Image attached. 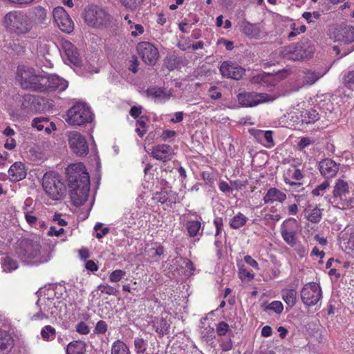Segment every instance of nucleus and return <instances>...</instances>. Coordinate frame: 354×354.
Returning a JSON list of instances; mask_svg holds the SVG:
<instances>
[{"mask_svg":"<svg viewBox=\"0 0 354 354\" xmlns=\"http://www.w3.org/2000/svg\"><path fill=\"white\" fill-rule=\"evenodd\" d=\"M304 216L312 223H318L322 218L321 209L317 206L308 205L304 209Z\"/></svg>","mask_w":354,"mask_h":354,"instance_id":"29","label":"nucleus"},{"mask_svg":"<svg viewBox=\"0 0 354 354\" xmlns=\"http://www.w3.org/2000/svg\"><path fill=\"white\" fill-rule=\"evenodd\" d=\"M186 228L188 234L191 237L203 235V229L201 227V223L197 220H189L186 223Z\"/></svg>","mask_w":354,"mask_h":354,"instance_id":"30","label":"nucleus"},{"mask_svg":"<svg viewBox=\"0 0 354 354\" xmlns=\"http://www.w3.org/2000/svg\"><path fill=\"white\" fill-rule=\"evenodd\" d=\"M55 21L63 32L70 33L74 29V24L63 7H56L53 11Z\"/></svg>","mask_w":354,"mask_h":354,"instance_id":"13","label":"nucleus"},{"mask_svg":"<svg viewBox=\"0 0 354 354\" xmlns=\"http://www.w3.org/2000/svg\"><path fill=\"white\" fill-rule=\"evenodd\" d=\"M121 5L128 11H135L144 0H119Z\"/></svg>","mask_w":354,"mask_h":354,"instance_id":"38","label":"nucleus"},{"mask_svg":"<svg viewBox=\"0 0 354 354\" xmlns=\"http://www.w3.org/2000/svg\"><path fill=\"white\" fill-rule=\"evenodd\" d=\"M313 53V48L304 44L286 46L281 50V54L283 58L293 61H300L310 57Z\"/></svg>","mask_w":354,"mask_h":354,"instance_id":"8","label":"nucleus"},{"mask_svg":"<svg viewBox=\"0 0 354 354\" xmlns=\"http://www.w3.org/2000/svg\"><path fill=\"white\" fill-rule=\"evenodd\" d=\"M330 202L341 209H346L354 205V189L349 183L342 178L336 180L333 187V195Z\"/></svg>","mask_w":354,"mask_h":354,"instance_id":"2","label":"nucleus"},{"mask_svg":"<svg viewBox=\"0 0 354 354\" xmlns=\"http://www.w3.org/2000/svg\"><path fill=\"white\" fill-rule=\"evenodd\" d=\"M76 330L80 334L87 335L90 332V328L85 322H81L77 325Z\"/></svg>","mask_w":354,"mask_h":354,"instance_id":"54","label":"nucleus"},{"mask_svg":"<svg viewBox=\"0 0 354 354\" xmlns=\"http://www.w3.org/2000/svg\"><path fill=\"white\" fill-rule=\"evenodd\" d=\"M8 174L11 181H19L26 176L25 166L21 162H15L12 164L9 170Z\"/></svg>","mask_w":354,"mask_h":354,"instance_id":"25","label":"nucleus"},{"mask_svg":"<svg viewBox=\"0 0 354 354\" xmlns=\"http://www.w3.org/2000/svg\"><path fill=\"white\" fill-rule=\"evenodd\" d=\"M275 98L267 93L243 92L238 94L239 103L244 107H253L260 104L272 102Z\"/></svg>","mask_w":354,"mask_h":354,"instance_id":"9","label":"nucleus"},{"mask_svg":"<svg viewBox=\"0 0 354 354\" xmlns=\"http://www.w3.org/2000/svg\"><path fill=\"white\" fill-rule=\"evenodd\" d=\"M85 267L87 270L92 272L97 271L98 269L97 264L92 260L88 261L85 264Z\"/></svg>","mask_w":354,"mask_h":354,"instance_id":"64","label":"nucleus"},{"mask_svg":"<svg viewBox=\"0 0 354 354\" xmlns=\"http://www.w3.org/2000/svg\"><path fill=\"white\" fill-rule=\"evenodd\" d=\"M68 174V186L71 201L75 206H80L88 199L90 190L88 173L82 163H77L69 167Z\"/></svg>","mask_w":354,"mask_h":354,"instance_id":"1","label":"nucleus"},{"mask_svg":"<svg viewBox=\"0 0 354 354\" xmlns=\"http://www.w3.org/2000/svg\"><path fill=\"white\" fill-rule=\"evenodd\" d=\"M241 32L250 38H259L261 35L260 28L253 24L243 21L241 24Z\"/></svg>","mask_w":354,"mask_h":354,"instance_id":"28","label":"nucleus"},{"mask_svg":"<svg viewBox=\"0 0 354 354\" xmlns=\"http://www.w3.org/2000/svg\"><path fill=\"white\" fill-rule=\"evenodd\" d=\"M330 187V183L328 180H324L322 183L318 185L312 191L314 196H322Z\"/></svg>","mask_w":354,"mask_h":354,"instance_id":"47","label":"nucleus"},{"mask_svg":"<svg viewBox=\"0 0 354 354\" xmlns=\"http://www.w3.org/2000/svg\"><path fill=\"white\" fill-rule=\"evenodd\" d=\"M147 95L149 96H151L153 98H157V99H162V98L168 97L167 94L161 88H153L148 89Z\"/></svg>","mask_w":354,"mask_h":354,"instance_id":"46","label":"nucleus"},{"mask_svg":"<svg viewBox=\"0 0 354 354\" xmlns=\"http://www.w3.org/2000/svg\"><path fill=\"white\" fill-rule=\"evenodd\" d=\"M98 290L102 294L109 295H117L118 290L109 285L108 283L100 284L97 287Z\"/></svg>","mask_w":354,"mask_h":354,"instance_id":"44","label":"nucleus"},{"mask_svg":"<svg viewBox=\"0 0 354 354\" xmlns=\"http://www.w3.org/2000/svg\"><path fill=\"white\" fill-rule=\"evenodd\" d=\"M55 328L50 325L45 326L41 331L42 338L46 341H51L55 337Z\"/></svg>","mask_w":354,"mask_h":354,"instance_id":"41","label":"nucleus"},{"mask_svg":"<svg viewBox=\"0 0 354 354\" xmlns=\"http://www.w3.org/2000/svg\"><path fill=\"white\" fill-rule=\"evenodd\" d=\"M86 351V344L83 341H74L68 344L66 348L67 354H84Z\"/></svg>","mask_w":354,"mask_h":354,"instance_id":"31","label":"nucleus"},{"mask_svg":"<svg viewBox=\"0 0 354 354\" xmlns=\"http://www.w3.org/2000/svg\"><path fill=\"white\" fill-rule=\"evenodd\" d=\"M319 118L318 113L313 109L306 110L301 114V121L306 124L315 123Z\"/></svg>","mask_w":354,"mask_h":354,"instance_id":"33","label":"nucleus"},{"mask_svg":"<svg viewBox=\"0 0 354 354\" xmlns=\"http://www.w3.org/2000/svg\"><path fill=\"white\" fill-rule=\"evenodd\" d=\"M298 223L295 218L286 220L281 227V234L284 241L291 247L296 245Z\"/></svg>","mask_w":354,"mask_h":354,"instance_id":"11","label":"nucleus"},{"mask_svg":"<svg viewBox=\"0 0 354 354\" xmlns=\"http://www.w3.org/2000/svg\"><path fill=\"white\" fill-rule=\"evenodd\" d=\"M248 218L242 213H238L230 221V225L232 229H239L246 223Z\"/></svg>","mask_w":354,"mask_h":354,"instance_id":"37","label":"nucleus"},{"mask_svg":"<svg viewBox=\"0 0 354 354\" xmlns=\"http://www.w3.org/2000/svg\"><path fill=\"white\" fill-rule=\"evenodd\" d=\"M304 178L302 171L297 168L295 165H290L286 168L283 171V178L286 184L290 186H300L302 185L300 183Z\"/></svg>","mask_w":354,"mask_h":354,"instance_id":"17","label":"nucleus"},{"mask_svg":"<svg viewBox=\"0 0 354 354\" xmlns=\"http://www.w3.org/2000/svg\"><path fill=\"white\" fill-rule=\"evenodd\" d=\"M209 95L212 99L217 100L221 97V93L216 87H211L209 90Z\"/></svg>","mask_w":354,"mask_h":354,"instance_id":"58","label":"nucleus"},{"mask_svg":"<svg viewBox=\"0 0 354 354\" xmlns=\"http://www.w3.org/2000/svg\"><path fill=\"white\" fill-rule=\"evenodd\" d=\"M296 296L297 292L293 289H285L282 290V298L290 307H292L295 304Z\"/></svg>","mask_w":354,"mask_h":354,"instance_id":"36","label":"nucleus"},{"mask_svg":"<svg viewBox=\"0 0 354 354\" xmlns=\"http://www.w3.org/2000/svg\"><path fill=\"white\" fill-rule=\"evenodd\" d=\"M63 48L66 56L72 64L77 65L80 63L79 53L72 43L68 41H64L63 43Z\"/></svg>","mask_w":354,"mask_h":354,"instance_id":"27","label":"nucleus"},{"mask_svg":"<svg viewBox=\"0 0 354 354\" xmlns=\"http://www.w3.org/2000/svg\"><path fill=\"white\" fill-rule=\"evenodd\" d=\"M214 223L216 229V234L218 235L222 230L223 219L221 218L217 217L214 219Z\"/></svg>","mask_w":354,"mask_h":354,"instance_id":"62","label":"nucleus"},{"mask_svg":"<svg viewBox=\"0 0 354 354\" xmlns=\"http://www.w3.org/2000/svg\"><path fill=\"white\" fill-rule=\"evenodd\" d=\"M43 302L44 308H47L50 310V315L52 317H56L57 316V306L56 304L49 299H46Z\"/></svg>","mask_w":354,"mask_h":354,"instance_id":"45","label":"nucleus"},{"mask_svg":"<svg viewBox=\"0 0 354 354\" xmlns=\"http://www.w3.org/2000/svg\"><path fill=\"white\" fill-rule=\"evenodd\" d=\"M169 198V192L167 191H161L160 192H157L153 196V200L160 203L162 204L167 203V199Z\"/></svg>","mask_w":354,"mask_h":354,"instance_id":"51","label":"nucleus"},{"mask_svg":"<svg viewBox=\"0 0 354 354\" xmlns=\"http://www.w3.org/2000/svg\"><path fill=\"white\" fill-rule=\"evenodd\" d=\"M176 133L174 130L166 129L164 130L162 133L161 138L162 140H167L170 138L174 137Z\"/></svg>","mask_w":354,"mask_h":354,"instance_id":"59","label":"nucleus"},{"mask_svg":"<svg viewBox=\"0 0 354 354\" xmlns=\"http://www.w3.org/2000/svg\"><path fill=\"white\" fill-rule=\"evenodd\" d=\"M17 253L24 261L37 265L48 262L51 257L48 250H42L39 244L30 240L21 241Z\"/></svg>","mask_w":354,"mask_h":354,"instance_id":"3","label":"nucleus"},{"mask_svg":"<svg viewBox=\"0 0 354 354\" xmlns=\"http://www.w3.org/2000/svg\"><path fill=\"white\" fill-rule=\"evenodd\" d=\"M64 232V230L63 228L57 229L55 227H50L48 230V235L50 236H61Z\"/></svg>","mask_w":354,"mask_h":354,"instance_id":"60","label":"nucleus"},{"mask_svg":"<svg viewBox=\"0 0 354 354\" xmlns=\"http://www.w3.org/2000/svg\"><path fill=\"white\" fill-rule=\"evenodd\" d=\"M295 246L296 247L295 250L297 254L299 256V257L303 258L307 255L308 250L305 246L302 245H296Z\"/></svg>","mask_w":354,"mask_h":354,"instance_id":"57","label":"nucleus"},{"mask_svg":"<svg viewBox=\"0 0 354 354\" xmlns=\"http://www.w3.org/2000/svg\"><path fill=\"white\" fill-rule=\"evenodd\" d=\"M95 230L97 232L96 237L99 239L102 238L109 232V229L107 227L102 228L101 223H97L95 225Z\"/></svg>","mask_w":354,"mask_h":354,"instance_id":"53","label":"nucleus"},{"mask_svg":"<svg viewBox=\"0 0 354 354\" xmlns=\"http://www.w3.org/2000/svg\"><path fill=\"white\" fill-rule=\"evenodd\" d=\"M142 113V107L141 106H133L130 110V114L132 117L136 118H138Z\"/></svg>","mask_w":354,"mask_h":354,"instance_id":"63","label":"nucleus"},{"mask_svg":"<svg viewBox=\"0 0 354 354\" xmlns=\"http://www.w3.org/2000/svg\"><path fill=\"white\" fill-rule=\"evenodd\" d=\"M239 277L241 280L248 279L250 281L254 278V274L247 271L245 268H240L239 271Z\"/></svg>","mask_w":354,"mask_h":354,"instance_id":"55","label":"nucleus"},{"mask_svg":"<svg viewBox=\"0 0 354 354\" xmlns=\"http://www.w3.org/2000/svg\"><path fill=\"white\" fill-rule=\"evenodd\" d=\"M107 14L104 10L98 8H91L86 10L84 19L86 23L94 27L101 26L107 20Z\"/></svg>","mask_w":354,"mask_h":354,"instance_id":"15","label":"nucleus"},{"mask_svg":"<svg viewBox=\"0 0 354 354\" xmlns=\"http://www.w3.org/2000/svg\"><path fill=\"white\" fill-rule=\"evenodd\" d=\"M250 131L257 140L266 147L271 148L274 146V143L272 139V131L251 129Z\"/></svg>","mask_w":354,"mask_h":354,"instance_id":"21","label":"nucleus"},{"mask_svg":"<svg viewBox=\"0 0 354 354\" xmlns=\"http://www.w3.org/2000/svg\"><path fill=\"white\" fill-rule=\"evenodd\" d=\"M153 326L156 332L160 334H165L167 332L169 325L162 317H156L152 322Z\"/></svg>","mask_w":354,"mask_h":354,"instance_id":"35","label":"nucleus"},{"mask_svg":"<svg viewBox=\"0 0 354 354\" xmlns=\"http://www.w3.org/2000/svg\"><path fill=\"white\" fill-rule=\"evenodd\" d=\"M319 169L323 176L330 178L336 176L339 169V167L334 160L330 158H326L319 162Z\"/></svg>","mask_w":354,"mask_h":354,"instance_id":"20","label":"nucleus"},{"mask_svg":"<svg viewBox=\"0 0 354 354\" xmlns=\"http://www.w3.org/2000/svg\"><path fill=\"white\" fill-rule=\"evenodd\" d=\"M323 75L324 73L308 71L305 73V75L304 77V82L307 84L312 85Z\"/></svg>","mask_w":354,"mask_h":354,"instance_id":"40","label":"nucleus"},{"mask_svg":"<svg viewBox=\"0 0 354 354\" xmlns=\"http://www.w3.org/2000/svg\"><path fill=\"white\" fill-rule=\"evenodd\" d=\"M107 330V324L105 322L100 320L99 321L95 326V332L96 333L104 334Z\"/></svg>","mask_w":354,"mask_h":354,"instance_id":"56","label":"nucleus"},{"mask_svg":"<svg viewBox=\"0 0 354 354\" xmlns=\"http://www.w3.org/2000/svg\"><path fill=\"white\" fill-rule=\"evenodd\" d=\"M29 18L32 21V27L39 26L45 23L47 18V12L44 8L37 6L30 10Z\"/></svg>","mask_w":354,"mask_h":354,"instance_id":"24","label":"nucleus"},{"mask_svg":"<svg viewBox=\"0 0 354 354\" xmlns=\"http://www.w3.org/2000/svg\"><path fill=\"white\" fill-rule=\"evenodd\" d=\"M3 268L5 271L12 272L18 268V263L10 257H6L3 262Z\"/></svg>","mask_w":354,"mask_h":354,"instance_id":"42","label":"nucleus"},{"mask_svg":"<svg viewBox=\"0 0 354 354\" xmlns=\"http://www.w3.org/2000/svg\"><path fill=\"white\" fill-rule=\"evenodd\" d=\"M42 187L45 193L53 200L62 199L66 194V186L60 176L54 172L44 174L42 181Z\"/></svg>","mask_w":354,"mask_h":354,"instance_id":"5","label":"nucleus"},{"mask_svg":"<svg viewBox=\"0 0 354 354\" xmlns=\"http://www.w3.org/2000/svg\"><path fill=\"white\" fill-rule=\"evenodd\" d=\"M125 274V271L122 270H115L110 274L109 279L111 282L117 283L120 281Z\"/></svg>","mask_w":354,"mask_h":354,"instance_id":"48","label":"nucleus"},{"mask_svg":"<svg viewBox=\"0 0 354 354\" xmlns=\"http://www.w3.org/2000/svg\"><path fill=\"white\" fill-rule=\"evenodd\" d=\"M286 198L287 196L284 192L277 188L272 187L267 191L263 201L266 204L282 203L286 200Z\"/></svg>","mask_w":354,"mask_h":354,"instance_id":"22","label":"nucleus"},{"mask_svg":"<svg viewBox=\"0 0 354 354\" xmlns=\"http://www.w3.org/2000/svg\"><path fill=\"white\" fill-rule=\"evenodd\" d=\"M266 309L272 310L277 314H281L283 310V305L279 301H273L267 306Z\"/></svg>","mask_w":354,"mask_h":354,"instance_id":"49","label":"nucleus"},{"mask_svg":"<svg viewBox=\"0 0 354 354\" xmlns=\"http://www.w3.org/2000/svg\"><path fill=\"white\" fill-rule=\"evenodd\" d=\"M42 82L44 83V92L54 90L63 91L68 87V82L56 75H45V78L41 79Z\"/></svg>","mask_w":354,"mask_h":354,"instance_id":"18","label":"nucleus"},{"mask_svg":"<svg viewBox=\"0 0 354 354\" xmlns=\"http://www.w3.org/2000/svg\"><path fill=\"white\" fill-rule=\"evenodd\" d=\"M93 114L86 104L79 103L72 106L67 112L66 121L71 125H82L91 122Z\"/></svg>","mask_w":354,"mask_h":354,"instance_id":"7","label":"nucleus"},{"mask_svg":"<svg viewBox=\"0 0 354 354\" xmlns=\"http://www.w3.org/2000/svg\"><path fill=\"white\" fill-rule=\"evenodd\" d=\"M147 343L141 337H136L134 340L135 350L137 354H145L147 350Z\"/></svg>","mask_w":354,"mask_h":354,"instance_id":"43","label":"nucleus"},{"mask_svg":"<svg viewBox=\"0 0 354 354\" xmlns=\"http://www.w3.org/2000/svg\"><path fill=\"white\" fill-rule=\"evenodd\" d=\"M3 22L7 29L17 34H26L32 29L29 16L21 11L8 12Z\"/></svg>","mask_w":354,"mask_h":354,"instance_id":"4","label":"nucleus"},{"mask_svg":"<svg viewBox=\"0 0 354 354\" xmlns=\"http://www.w3.org/2000/svg\"><path fill=\"white\" fill-rule=\"evenodd\" d=\"M335 39L344 44H350L354 41V28L345 26L337 29L335 33Z\"/></svg>","mask_w":354,"mask_h":354,"instance_id":"23","label":"nucleus"},{"mask_svg":"<svg viewBox=\"0 0 354 354\" xmlns=\"http://www.w3.org/2000/svg\"><path fill=\"white\" fill-rule=\"evenodd\" d=\"M48 119L44 117L35 118L32 120V126L35 127L37 130L41 131L44 127V124H47Z\"/></svg>","mask_w":354,"mask_h":354,"instance_id":"50","label":"nucleus"},{"mask_svg":"<svg viewBox=\"0 0 354 354\" xmlns=\"http://www.w3.org/2000/svg\"><path fill=\"white\" fill-rule=\"evenodd\" d=\"M44 78L45 75L36 73L32 68L18 69V80L24 88L44 92L41 79Z\"/></svg>","mask_w":354,"mask_h":354,"instance_id":"6","label":"nucleus"},{"mask_svg":"<svg viewBox=\"0 0 354 354\" xmlns=\"http://www.w3.org/2000/svg\"><path fill=\"white\" fill-rule=\"evenodd\" d=\"M111 353V354H131L128 346L120 339H118L113 343Z\"/></svg>","mask_w":354,"mask_h":354,"instance_id":"32","label":"nucleus"},{"mask_svg":"<svg viewBox=\"0 0 354 354\" xmlns=\"http://www.w3.org/2000/svg\"><path fill=\"white\" fill-rule=\"evenodd\" d=\"M229 330V325L224 322H221L217 324L216 333L220 336L225 335Z\"/></svg>","mask_w":354,"mask_h":354,"instance_id":"52","label":"nucleus"},{"mask_svg":"<svg viewBox=\"0 0 354 354\" xmlns=\"http://www.w3.org/2000/svg\"><path fill=\"white\" fill-rule=\"evenodd\" d=\"M301 297L303 302L308 306L315 305L322 297V290L316 283H308L301 290Z\"/></svg>","mask_w":354,"mask_h":354,"instance_id":"10","label":"nucleus"},{"mask_svg":"<svg viewBox=\"0 0 354 354\" xmlns=\"http://www.w3.org/2000/svg\"><path fill=\"white\" fill-rule=\"evenodd\" d=\"M36 305L38 308V312L30 316V320L39 321L44 319H48V313L46 312V308H44L43 306V302L39 299Z\"/></svg>","mask_w":354,"mask_h":354,"instance_id":"34","label":"nucleus"},{"mask_svg":"<svg viewBox=\"0 0 354 354\" xmlns=\"http://www.w3.org/2000/svg\"><path fill=\"white\" fill-rule=\"evenodd\" d=\"M342 83L347 88L354 91V71H350L344 74Z\"/></svg>","mask_w":354,"mask_h":354,"instance_id":"39","label":"nucleus"},{"mask_svg":"<svg viewBox=\"0 0 354 354\" xmlns=\"http://www.w3.org/2000/svg\"><path fill=\"white\" fill-rule=\"evenodd\" d=\"M150 154L156 160L169 161L174 156V150L170 145L162 144L154 146Z\"/></svg>","mask_w":354,"mask_h":354,"instance_id":"19","label":"nucleus"},{"mask_svg":"<svg viewBox=\"0 0 354 354\" xmlns=\"http://www.w3.org/2000/svg\"><path fill=\"white\" fill-rule=\"evenodd\" d=\"M14 342L10 334L3 330H0V354H8L10 352Z\"/></svg>","mask_w":354,"mask_h":354,"instance_id":"26","label":"nucleus"},{"mask_svg":"<svg viewBox=\"0 0 354 354\" xmlns=\"http://www.w3.org/2000/svg\"><path fill=\"white\" fill-rule=\"evenodd\" d=\"M244 261L250 266L255 268L256 270H259V265L256 260L252 258V257L247 255L244 257Z\"/></svg>","mask_w":354,"mask_h":354,"instance_id":"61","label":"nucleus"},{"mask_svg":"<svg viewBox=\"0 0 354 354\" xmlns=\"http://www.w3.org/2000/svg\"><path fill=\"white\" fill-rule=\"evenodd\" d=\"M221 75L227 78L239 80L245 73V69L241 66L230 62H224L220 67Z\"/></svg>","mask_w":354,"mask_h":354,"instance_id":"16","label":"nucleus"},{"mask_svg":"<svg viewBox=\"0 0 354 354\" xmlns=\"http://www.w3.org/2000/svg\"><path fill=\"white\" fill-rule=\"evenodd\" d=\"M68 144L73 151L78 156H85L88 152V145L86 140L77 131H71L68 133Z\"/></svg>","mask_w":354,"mask_h":354,"instance_id":"12","label":"nucleus"},{"mask_svg":"<svg viewBox=\"0 0 354 354\" xmlns=\"http://www.w3.org/2000/svg\"><path fill=\"white\" fill-rule=\"evenodd\" d=\"M137 50L147 64L154 65L156 63L159 57V52L152 44L147 41L140 42L138 45Z\"/></svg>","mask_w":354,"mask_h":354,"instance_id":"14","label":"nucleus"}]
</instances>
